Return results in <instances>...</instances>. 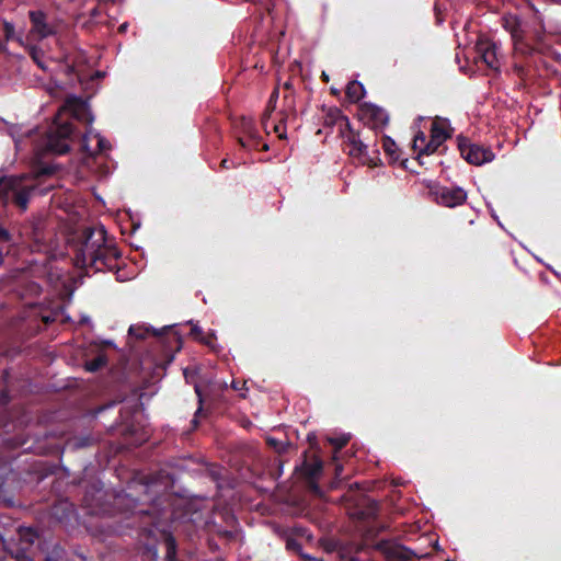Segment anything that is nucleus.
Listing matches in <instances>:
<instances>
[{"mask_svg": "<svg viewBox=\"0 0 561 561\" xmlns=\"http://www.w3.org/2000/svg\"><path fill=\"white\" fill-rule=\"evenodd\" d=\"M107 364V357L105 354H99L96 357L87 360L84 364L85 370L90 373H95L106 366Z\"/></svg>", "mask_w": 561, "mask_h": 561, "instance_id": "b1692460", "label": "nucleus"}, {"mask_svg": "<svg viewBox=\"0 0 561 561\" xmlns=\"http://www.w3.org/2000/svg\"><path fill=\"white\" fill-rule=\"evenodd\" d=\"M533 39L536 44H540L543 41V35L539 31H536Z\"/></svg>", "mask_w": 561, "mask_h": 561, "instance_id": "4c0bfd02", "label": "nucleus"}, {"mask_svg": "<svg viewBox=\"0 0 561 561\" xmlns=\"http://www.w3.org/2000/svg\"><path fill=\"white\" fill-rule=\"evenodd\" d=\"M89 443H90V438L89 437L80 438L79 442L77 443V446L85 447V446L89 445Z\"/></svg>", "mask_w": 561, "mask_h": 561, "instance_id": "ea45409f", "label": "nucleus"}, {"mask_svg": "<svg viewBox=\"0 0 561 561\" xmlns=\"http://www.w3.org/2000/svg\"><path fill=\"white\" fill-rule=\"evenodd\" d=\"M331 93L333 95H339L340 91L337 89H335V88H331Z\"/></svg>", "mask_w": 561, "mask_h": 561, "instance_id": "49530a36", "label": "nucleus"}, {"mask_svg": "<svg viewBox=\"0 0 561 561\" xmlns=\"http://www.w3.org/2000/svg\"><path fill=\"white\" fill-rule=\"evenodd\" d=\"M2 257H3V253H2V251L0 250V261H2Z\"/></svg>", "mask_w": 561, "mask_h": 561, "instance_id": "603ef678", "label": "nucleus"}, {"mask_svg": "<svg viewBox=\"0 0 561 561\" xmlns=\"http://www.w3.org/2000/svg\"><path fill=\"white\" fill-rule=\"evenodd\" d=\"M288 535L295 536V537L299 538L300 540H302L305 542H310L313 539V537L309 533V530L307 528H305V527H301V526L293 527Z\"/></svg>", "mask_w": 561, "mask_h": 561, "instance_id": "7c9ffc66", "label": "nucleus"}, {"mask_svg": "<svg viewBox=\"0 0 561 561\" xmlns=\"http://www.w3.org/2000/svg\"><path fill=\"white\" fill-rule=\"evenodd\" d=\"M355 507L354 515L362 520L375 518L379 512V503L366 495L357 499Z\"/></svg>", "mask_w": 561, "mask_h": 561, "instance_id": "ddd939ff", "label": "nucleus"}, {"mask_svg": "<svg viewBox=\"0 0 561 561\" xmlns=\"http://www.w3.org/2000/svg\"><path fill=\"white\" fill-rule=\"evenodd\" d=\"M478 57L486 65L488 68L497 70L500 61L497 58V46L489 38H480L476 45Z\"/></svg>", "mask_w": 561, "mask_h": 561, "instance_id": "9b49d317", "label": "nucleus"}, {"mask_svg": "<svg viewBox=\"0 0 561 561\" xmlns=\"http://www.w3.org/2000/svg\"><path fill=\"white\" fill-rule=\"evenodd\" d=\"M42 291L41 286L35 282H28L25 285V293L23 295L30 297H37Z\"/></svg>", "mask_w": 561, "mask_h": 561, "instance_id": "473e14b6", "label": "nucleus"}, {"mask_svg": "<svg viewBox=\"0 0 561 561\" xmlns=\"http://www.w3.org/2000/svg\"><path fill=\"white\" fill-rule=\"evenodd\" d=\"M443 144L444 142H442L440 140L432 138L431 136L430 140H427V142L423 147H421V149H419V158H421V156L424 154L430 156L436 152Z\"/></svg>", "mask_w": 561, "mask_h": 561, "instance_id": "a878e982", "label": "nucleus"}, {"mask_svg": "<svg viewBox=\"0 0 561 561\" xmlns=\"http://www.w3.org/2000/svg\"><path fill=\"white\" fill-rule=\"evenodd\" d=\"M312 438L314 439V438H316V436H312V437H311V435H308V439H309V442H310V443H311V439H312Z\"/></svg>", "mask_w": 561, "mask_h": 561, "instance_id": "8fccbe9b", "label": "nucleus"}, {"mask_svg": "<svg viewBox=\"0 0 561 561\" xmlns=\"http://www.w3.org/2000/svg\"><path fill=\"white\" fill-rule=\"evenodd\" d=\"M358 119L377 134L381 131L389 123L387 111L374 103L364 102L358 106Z\"/></svg>", "mask_w": 561, "mask_h": 561, "instance_id": "0eeeda50", "label": "nucleus"}, {"mask_svg": "<svg viewBox=\"0 0 561 561\" xmlns=\"http://www.w3.org/2000/svg\"><path fill=\"white\" fill-rule=\"evenodd\" d=\"M322 469L323 462L319 457H314L311 461L305 460L301 466V473L307 480L308 488L314 494L321 493L317 479L322 473Z\"/></svg>", "mask_w": 561, "mask_h": 561, "instance_id": "f8f14e48", "label": "nucleus"}, {"mask_svg": "<svg viewBox=\"0 0 561 561\" xmlns=\"http://www.w3.org/2000/svg\"><path fill=\"white\" fill-rule=\"evenodd\" d=\"M299 556L304 561H319L317 558L311 557L310 554L304 553L302 551L299 553Z\"/></svg>", "mask_w": 561, "mask_h": 561, "instance_id": "58836bf2", "label": "nucleus"}, {"mask_svg": "<svg viewBox=\"0 0 561 561\" xmlns=\"http://www.w3.org/2000/svg\"><path fill=\"white\" fill-rule=\"evenodd\" d=\"M216 340V335L214 332H209L207 335H203L201 337V342L207 346H213V341Z\"/></svg>", "mask_w": 561, "mask_h": 561, "instance_id": "72a5a7b5", "label": "nucleus"}, {"mask_svg": "<svg viewBox=\"0 0 561 561\" xmlns=\"http://www.w3.org/2000/svg\"><path fill=\"white\" fill-rule=\"evenodd\" d=\"M191 335L199 341L201 337L203 336L202 328L198 327L197 324L192 325Z\"/></svg>", "mask_w": 561, "mask_h": 561, "instance_id": "c9c22d12", "label": "nucleus"}, {"mask_svg": "<svg viewBox=\"0 0 561 561\" xmlns=\"http://www.w3.org/2000/svg\"><path fill=\"white\" fill-rule=\"evenodd\" d=\"M279 129H280V125L279 124L274 126V131L275 133H279Z\"/></svg>", "mask_w": 561, "mask_h": 561, "instance_id": "de8ad7c7", "label": "nucleus"}, {"mask_svg": "<svg viewBox=\"0 0 561 561\" xmlns=\"http://www.w3.org/2000/svg\"><path fill=\"white\" fill-rule=\"evenodd\" d=\"M49 187H39L36 179L30 176H3L0 179V204H13L22 211L27 209L30 198L35 195H45ZM11 241L10 232L0 225V244Z\"/></svg>", "mask_w": 561, "mask_h": 561, "instance_id": "20e7f679", "label": "nucleus"}, {"mask_svg": "<svg viewBox=\"0 0 561 561\" xmlns=\"http://www.w3.org/2000/svg\"><path fill=\"white\" fill-rule=\"evenodd\" d=\"M321 79L324 81V82H329V76L323 71L322 75H321Z\"/></svg>", "mask_w": 561, "mask_h": 561, "instance_id": "a18cd8bd", "label": "nucleus"}, {"mask_svg": "<svg viewBox=\"0 0 561 561\" xmlns=\"http://www.w3.org/2000/svg\"><path fill=\"white\" fill-rule=\"evenodd\" d=\"M334 470H335V476H336V477H340V476H341V473H342V471H343V467H342L341 465H337V463H336V465H335V469H334Z\"/></svg>", "mask_w": 561, "mask_h": 561, "instance_id": "c03bdc74", "label": "nucleus"}, {"mask_svg": "<svg viewBox=\"0 0 561 561\" xmlns=\"http://www.w3.org/2000/svg\"><path fill=\"white\" fill-rule=\"evenodd\" d=\"M122 253L115 243L107 240L104 226L88 227L82 231L81 241L76 249L75 264L94 272L113 271Z\"/></svg>", "mask_w": 561, "mask_h": 561, "instance_id": "f03ea898", "label": "nucleus"}, {"mask_svg": "<svg viewBox=\"0 0 561 561\" xmlns=\"http://www.w3.org/2000/svg\"><path fill=\"white\" fill-rule=\"evenodd\" d=\"M161 474H149L144 481H133L128 492L113 495L108 507L102 508L108 516L100 525L108 535L136 534L138 552L142 561H159V552H163V561H176V540L164 527H160L161 493L168 482H159Z\"/></svg>", "mask_w": 561, "mask_h": 561, "instance_id": "f257e3e1", "label": "nucleus"}, {"mask_svg": "<svg viewBox=\"0 0 561 561\" xmlns=\"http://www.w3.org/2000/svg\"><path fill=\"white\" fill-rule=\"evenodd\" d=\"M122 434L125 443L129 446H140L148 439V433L135 424L127 425Z\"/></svg>", "mask_w": 561, "mask_h": 561, "instance_id": "dca6fc26", "label": "nucleus"}, {"mask_svg": "<svg viewBox=\"0 0 561 561\" xmlns=\"http://www.w3.org/2000/svg\"><path fill=\"white\" fill-rule=\"evenodd\" d=\"M195 391H196V394L199 398V404H202V402H203V400H202V392H201V390H199V388L197 386L195 387ZM201 410H202V405H199V408L197 410V413L201 412Z\"/></svg>", "mask_w": 561, "mask_h": 561, "instance_id": "37998d69", "label": "nucleus"}, {"mask_svg": "<svg viewBox=\"0 0 561 561\" xmlns=\"http://www.w3.org/2000/svg\"><path fill=\"white\" fill-rule=\"evenodd\" d=\"M88 116L89 110L84 101L78 98L68 99L46 131L45 149L56 154L67 153L75 133L71 119L91 121Z\"/></svg>", "mask_w": 561, "mask_h": 561, "instance_id": "7ed1b4c3", "label": "nucleus"}, {"mask_svg": "<svg viewBox=\"0 0 561 561\" xmlns=\"http://www.w3.org/2000/svg\"><path fill=\"white\" fill-rule=\"evenodd\" d=\"M266 444L279 455L285 454L290 447L288 442H282L274 437H267Z\"/></svg>", "mask_w": 561, "mask_h": 561, "instance_id": "c756f323", "label": "nucleus"}, {"mask_svg": "<svg viewBox=\"0 0 561 561\" xmlns=\"http://www.w3.org/2000/svg\"><path fill=\"white\" fill-rule=\"evenodd\" d=\"M321 111L323 127L332 129L334 126H337L340 137L345 139V144L348 147V156L357 159L362 164L376 165L368 156V145L362 140L360 133L352 127L348 117L343 114L342 110L337 106L322 105Z\"/></svg>", "mask_w": 561, "mask_h": 561, "instance_id": "39448f33", "label": "nucleus"}, {"mask_svg": "<svg viewBox=\"0 0 561 561\" xmlns=\"http://www.w3.org/2000/svg\"><path fill=\"white\" fill-rule=\"evenodd\" d=\"M128 334L137 340H144L149 334L156 337L158 346L162 350V358L156 365L162 369L173 362L182 347V337L171 325L164 327L161 331L145 325H130Z\"/></svg>", "mask_w": 561, "mask_h": 561, "instance_id": "423d86ee", "label": "nucleus"}, {"mask_svg": "<svg viewBox=\"0 0 561 561\" xmlns=\"http://www.w3.org/2000/svg\"><path fill=\"white\" fill-rule=\"evenodd\" d=\"M16 561H33V560L25 553H18Z\"/></svg>", "mask_w": 561, "mask_h": 561, "instance_id": "a19ab883", "label": "nucleus"}, {"mask_svg": "<svg viewBox=\"0 0 561 561\" xmlns=\"http://www.w3.org/2000/svg\"><path fill=\"white\" fill-rule=\"evenodd\" d=\"M447 561H454V560H447Z\"/></svg>", "mask_w": 561, "mask_h": 561, "instance_id": "5fc2aeb1", "label": "nucleus"}, {"mask_svg": "<svg viewBox=\"0 0 561 561\" xmlns=\"http://www.w3.org/2000/svg\"><path fill=\"white\" fill-rule=\"evenodd\" d=\"M237 168V164L234 162L229 161V159L225 158L221 160L219 164L220 170H229V169Z\"/></svg>", "mask_w": 561, "mask_h": 561, "instance_id": "f704fd0d", "label": "nucleus"}, {"mask_svg": "<svg viewBox=\"0 0 561 561\" xmlns=\"http://www.w3.org/2000/svg\"><path fill=\"white\" fill-rule=\"evenodd\" d=\"M302 540L295 536L287 535L286 537V549L290 552L299 554L302 551Z\"/></svg>", "mask_w": 561, "mask_h": 561, "instance_id": "c85d7f7f", "label": "nucleus"}, {"mask_svg": "<svg viewBox=\"0 0 561 561\" xmlns=\"http://www.w3.org/2000/svg\"><path fill=\"white\" fill-rule=\"evenodd\" d=\"M105 344L110 346V345H112L113 343H112L111 341H106V342H105Z\"/></svg>", "mask_w": 561, "mask_h": 561, "instance_id": "864d4df0", "label": "nucleus"}, {"mask_svg": "<svg viewBox=\"0 0 561 561\" xmlns=\"http://www.w3.org/2000/svg\"><path fill=\"white\" fill-rule=\"evenodd\" d=\"M237 140H238V144L240 145V147L247 151H251V150L267 151L270 149L267 144H263L262 148H260V144L262 141L261 137L245 138L242 136H238Z\"/></svg>", "mask_w": 561, "mask_h": 561, "instance_id": "412c9836", "label": "nucleus"}, {"mask_svg": "<svg viewBox=\"0 0 561 561\" xmlns=\"http://www.w3.org/2000/svg\"><path fill=\"white\" fill-rule=\"evenodd\" d=\"M501 25L510 33L512 39L526 34L524 21L516 14L506 13L501 18Z\"/></svg>", "mask_w": 561, "mask_h": 561, "instance_id": "4468645a", "label": "nucleus"}, {"mask_svg": "<svg viewBox=\"0 0 561 561\" xmlns=\"http://www.w3.org/2000/svg\"><path fill=\"white\" fill-rule=\"evenodd\" d=\"M98 140L96 148L94 150H90L88 146L89 136H84L82 139V148L89 156H95L99 153H103L104 151L111 148L110 142L101 137L99 134L94 136Z\"/></svg>", "mask_w": 561, "mask_h": 561, "instance_id": "aec40b11", "label": "nucleus"}, {"mask_svg": "<svg viewBox=\"0 0 561 561\" xmlns=\"http://www.w3.org/2000/svg\"><path fill=\"white\" fill-rule=\"evenodd\" d=\"M512 41L515 51L525 57L531 56L537 50L535 45L528 41L526 34Z\"/></svg>", "mask_w": 561, "mask_h": 561, "instance_id": "6ab92c4d", "label": "nucleus"}, {"mask_svg": "<svg viewBox=\"0 0 561 561\" xmlns=\"http://www.w3.org/2000/svg\"><path fill=\"white\" fill-rule=\"evenodd\" d=\"M433 201L439 206L454 208L461 206L467 201V192L460 186L435 185L430 188Z\"/></svg>", "mask_w": 561, "mask_h": 561, "instance_id": "1a4fd4ad", "label": "nucleus"}, {"mask_svg": "<svg viewBox=\"0 0 561 561\" xmlns=\"http://www.w3.org/2000/svg\"><path fill=\"white\" fill-rule=\"evenodd\" d=\"M192 423L194 424L195 427L197 426V421L195 419L192 421Z\"/></svg>", "mask_w": 561, "mask_h": 561, "instance_id": "3c124183", "label": "nucleus"}, {"mask_svg": "<svg viewBox=\"0 0 561 561\" xmlns=\"http://www.w3.org/2000/svg\"><path fill=\"white\" fill-rule=\"evenodd\" d=\"M30 55L31 57L33 58V60L39 66V67H43L38 57H37V50L35 47H32L31 50H30Z\"/></svg>", "mask_w": 561, "mask_h": 561, "instance_id": "e433bc0d", "label": "nucleus"}, {"mask_svg": "<svg viewBox=\"0 0 561 561\" xmlns=\"http://www.w3.org/2000/svg\"><path fill=\"white\" fill-rule=\"evenodd\" d=\"M457 144L461 157L470 164L481 165L494 159V153L490 148L472 144L467 137L458 136Z\"/></svg>", "mask_w": 561, "mask_h": 561, "instance_id": "6e6552de", "label": "nucleus"}, {"mask_svg": "<svg viewBox=\"0 0 561 561\" xmlns=\"http://www.w3.org/2000/svg\"><path fill=\"white\" fill-rule=\"evenodd\" d=\"M0 27L3 32L5 42H18L20 45H23L22 35L16 34L15 27L11 22L0 19Z\"/></svg>", "mask_w": 561, "mask_h": 561, "instance_id": "4be33fe9", "label": "nucleus"}, {"mask_svg": "<svg viewBox=\"0 0 561 561\" xmlns=\"http://www.w3.org/2000/svg\"><path fill=\"white\" fill-rule=\"evenodd\" d=\"M350 439L351 436L344 434L339 437H329L328 442L333 447L334 454H336L348 444Z\"/></svg>", "mask_w": 561, "mask_h": 561, "instance_id": "cd10ccee", "label": "nucleus"}, {"mask_svg": "<svg viewBox=\"0 0 561 561\" xmlns=\"http://www.w3.org/2000/svg\"><path fill=\"white\" fill-rule=\"evenodd\" d=\"M240 129L241 134L239 136L245 138H256L261 137L259 130L256 129L254 122L251 118L242 117L240 121Z\"/></svg>", "mask_w": 561, "mask_h": 561, "instance_id": "5701e85b", "label": "nucleus"}, {"mask_svg": "<svg viewBox=\"0 0 561 561\" xmlns=\"http://www.w3.org/2000/svg\"><path fill=\"white\" fill-rule=\"evenodd\" d=\"M364 85L356 80L350 81L345 89V96L351 103H358L365 96Z\"/></svg>", "mask_w": 561, "mask_h": 561, "instance_id": "a211bd4d", "label": "nucleus"}, {"mask_svg": "<svg viewBox=\"0 0 561 561\" xmlns=\"http://www.w3.org/2000/svg\"><path fill=\"white\" fill-rule=\"evenodd\" d=\"M426 142H427L426 135L422 130H419L414 135L412 148L415 152L419 153V149H421V147H423Z\"/></svg>", "mask_w": 561, "mask_h": 561, "instance_id": "2f4dec72", "label": "nucleus"}, {"mask_svg": "<svg viewBox=\"0 0 561 561\" xmlns=\"http://www.w3.org/2000/svg\"><path fill=\"white\" fill-rule=\"evenodd\" d=\"M278 98V89H275L271 96H270V100H268V103H267V107L262 116V125L264 128L267 127V121L271 116V113L274 111L275 108V103H276V100Z\"/></svg>", "mask_w": 561, "mask_h": 561, "instance_id": "bb28decb", "label": "nucleus"}, {"mask_svg": "<svg viewBox=\"0 0 561 561\" xmlns=\"http://www.w3.org/2000/svg\"><path fill=\"white\" fill-rule=\"evenodd\" d=\"M377 548L382 551L389 559L392 560H409L410 550L401 545H394L387 540H380Z\"/></svg>", "mask_w": 561, "mask_h": 561, "instance_id": "2eb2a0df", "label": "nucleus"}, {"mask_svg": "<svg viewBox=\"0 0 561 561\" xmlns=\"http://www.w3.org/2000/svg\"><path fill=\"white\" fill-rule=\"evenodd\" d=\"M31 22V34L37 39H44L56 34V26L48 14L43 10H31L28 12Z\"/></svg>", "mask_w": 561, "mask_h": 561, "instance_id": "9d476101", "label": "nucleus"}, {"mask_svg": "<svg viewBox=\"0 0 561 561\" xmlns=\"http://www.w3.org/2000/svg\"><path fill=\"white\" fill-rule=\"evenodd\" d=\"M382 148L392 160L399 159V149L391 137L382 136Z\"/></svg>", "mask_w": 561, "mask_h": 561, "instance_id": "393cba45", "label": "nucleus"}, {"mask_svg": "<svg viewBox=\"0 0 561 561\" xmlns=\"http://www.w3.org/2000/svg\"><path fill=\"white\" fill-rule=\"evenodd\" d=\"M7 44H8V42H5V39L4 41H0V53H7L8 51Z\"/></svg>", "mask_w": 561, "mask_h": 561, "instance_id": "79ce46f5", "label": "nucleus"}, {"mask_svg": "<svg viewBox=\"0 0 561 561\" xmlns=\"http://www.w3.org/2000/svg\"><path fill=\"white\" fill-rule=\"evenodd\" d=\"M284 87H285V89H290L291 84L289 82H286Z\"/></svg>", "mask_w": 561, "mask_h": 561, "instance_id": "09e8293b", "label": "nucleus"}, {"mask_svg": "<svg viewBox=\"0 0 561 561\" xmlns=\"http://www.w3.org/2000/svg\"><path fill=\"white\" fill-rule=\"evenodd\" d=\"M453 128L450 127L449 121L447 118L435 117L431 127V136L432 138H436L442 142H445L448 138L451 137Z\"/></svg>", "mask_w": 561, "mask_h": 561, "instance_id": "f3484780", "label": "nucleus"}]
</instances>
